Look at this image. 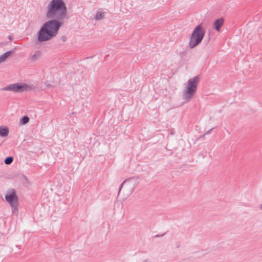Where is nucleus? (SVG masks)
Wrapping results in <instances>:
<instances>
[{
  "mask_svg": "<svg viewBox=\"0 0 262 262\" xmlns=\"http://www.w3.org/2000/svg\"><path fill=\"white\" fill-rule=\"evenodd\" d=\"M67 8L63 0H51L47 7L46 16L49 19L41 27L37 33L35 45L50 40L58 33L63 21L68 19Z\"/></svg>",
  "mask_w": 262,
  "mask_h": 262,
  "instance_id": "f257e3e1",
  "label": "nucleus"
},
{
  "mask_svg": "<svg viewBox=\"0 0 262 262\" xmlns=\"http://www.w3.org/2000/svg\"><path fill=\"white\" fill-rule=\"evenodd\" d=\"M205 34V30L201 25L196 26L193 30L190 37L188 46L193 49L202 42Z\"/></svg>",
  "mask_w": 262,
  "mask_h": 262,
  "instance_id": "f03ea898",
  "label": "nucleus"
},
{
  "mask_svg": "<svg viewBox=\"0 0 262 262\" xmlns=\"http://www.w3.org/2000/svg\"><path fill=\"white\" fill-rule=\"evenodd\" d=\"M200 81L199 76H195L188 81L186 90L183 93V98L186 99V102L189 101L193 95L196 91L197 85Z\"/></svg>",
  "mask_w": 262,
  "mask_h": 262,
  "instance_id": "7ed1b4c3",
  "label": "nucleus"
},
{
  "mask_svg": "<svg viewBox=\"0 0 262 262\" xmlns=\"http://www.w3.org/2000/svg\"><path fill=\"white\" fill-rule=\"evenodd\" d=\"M32 86L25 83H15L9 84L3 88L4 91H12L15 93L30 91Z\"/></svg>",
  "mask_w": 262,
  "mask_h": 262,
  "instance_id": "20e7f679",
  "label": "nucleus"
},
{
  "mask_svg": "<svg viewBox=\"0 0 262 262\" xmlns=\"http://www.w3.org/2000/svg\"><path fill=\"white\" fill-rule=\"evenodd\" d=\"M5 199L12 207L13 212L15 209H17L18 196L15 189H11L10 192L5 195Z\"/></svg>",
  "mask_w": 262,
  "mask_h": 262,
  "instance_id": "39448f33",
  "label": "nucleus"
},
{
  "mask_svg": "<svg viewBox=\"0 0 262 262\" xmlns=\"http://www.w3.org/2000/svg\"><path fill=\"white\" fill-rule=\"evenodd\" d=\"M224 19L223 17L216 19L213 23V28L217 31H220L223 27Z\"/></svg>",
  "mask_w": 262,
  "mask_h": 262,
  "instance_id": "423d86ee",
  "label": "nucleus"
},
{
  "mask_svg": "<svg viewBox=\"0 0 262 262\" xmlns=\"http://www.w3.org/2000/svg\"><path fill=\"white\" fill-rule=\"evenodd\" d=\"M16 48H14L11 51H8L3 55L0 56V63L3 62L6 59L8 58L10 55L13 54L15 53Z\"/></svg>",
  "mask_w": 262,
  "mask_h": 262,
  "instance_id": "0eeeda50",
  "label": "nucleus"
},
{
  "mask_svg": "<svg viewBox=\"0 0 262 262\" xmlns=\"http://www.w3.org/2000/svg\"><path fill=\"white\" fill-rule=\"evenodd\" d=\"M9 134V128L6 126H0V136L2 137H7Z\"/></svg>",
  "mask_w": 262,
  "mask_h": 262,
  "instance_id": "6e6552de",
  "label": "nucleus"
},
{
  "mask_svg": "<svg viewBox=\"0 0 262 262\" xmlns=\"http://www.w3.org/2000/svg\"><path fill=\"white\" fill-rule=\"evenodd\" d=\"M29 121V117L27 116H24L20 119L19 124V125H25L28 123Z\"/></svg>",
  "mask_w": 262,
  "mask_h": 262,
  "instance_id": "1a4fd4ad",
  "label": "nucleus"
},
{
  "mask_svg": "<svg viewBox=\"0 0 262 262\" xmlns=\"http://www.w3.org/2000/svg\"><path fill=\"white\" fill-rule=\"evenodd\" d=\"M41 53L40 51H36L32 56L31 59L32 61H36L40 57Z\"/></svg>",
  "mask_w": 262,
  "mask_h": 262,
  "instance_id": "9d476101",
  "label": "nucleus"
},
{
  "mask_svg": "<svg viewBox=\"0 0 262 262\" xmlns=\"http://www.w3.org/2000/svg\"><path fill=\"white\" fill-rule=\"evenodd\" d=\"M14 160V158L12 156H9L5 158L4 160V163L6 165L11 164Z\"/></svg>",
  "mask_w": 262,
  "mask_h": 262,
  "instance_id": "9b49d317",
  "label": "nucleus"
},
{
  "mask_svg": "<svg viewBox=\"0 0 262 262\" xmlns=\"http://www.w3.org/2000/svg\"><path fill=\"white\" fill-rule=\"evenodd\" d=\"M104 17V13L102 12H98L97 13L95 16V18L96 20H100L102 19Z\"/></svg>",
  "mask_w": 262,
  "mask_h": 262,
  "instance_id": "f8f14e48",
  "label": "nucleus"
},
{
  "mask_svg": "<svg viewBox=\"0 0 262 262\" xmlns=\"http://www.w3.org/2000/svg\"><path fill=\"white\" fill-rule=\"evenodd\" d=\"M127 181H128V179H126V180H124V181H123V182L121 184V185H120L119 188V190H118V194H119V193H120V191H121V189H122V187H123V186L124 184V183H125Z\"/></svg>",
  "mask_w": 262,
  "mask_h": 262,
  "instance_id": "ddd939ff",
  "label": "nucleus"
},
{
  "mask_svg": "<svg viewBox=\"0 0 262 262\" xmlns=\"http://www.w3.org/2000/svg\"><path fill=\"white\" fill-rule=\"evenodd\" d=\"M61 39L62 40V41L63 42H66V40H67V37H66V36L63 35V36H62L61 37Z\"/></svg>",
  "mask_w": 262,
  "mask_h": 262,
  "instance_id": "4468645a",
  "label": "nucleus"
},
{
  "mask_svg": "<svg viewBox=\"0 0 262 262\" xmlns=\"http://www.w3.org/2000/svg\"><path fill=\"white\" fill-rule=\"evenodd\" d=\"M213 129V128L209 129V130H208L204 135H203V137L205 135H207V134H210L212 130Z\"/></svg>",
  "mask_w": 262,
  "mask_h": 262,
  "instance_id": "2eb2a0df",
  "label": "nucleus"
},
{
  "mask_svg": "<svg viewBox=\"0 0 262 262\" xmlns=\"http://www.w3.org/2000/svg\"><path fill=\"white\" fill-rule=\"evenodd\" d=\"M47 86L48 88H53V87H54V86H53L52 84H50V83H48V84H47Z\"/></svg>",
  "mask_w": 262,
  "mask_h": 262,
  "instance_id": "dca6fc26",
  "label": "nucleus"
},
{
  "mask_svg": "<svg viewBox=\"0 0 262 262\" xmlns=\"http://www.w3.org/2000/svg\"><path fill=\"white\" fill-rule=\"evenodd\" d=\"M8 38L10 40L12 41L13 39V37L11 35H9V37H8Z\"/></svg>",
  "mask_w": 262,
  "mask_h": 262,
  "instance_id": "f3484780",
  "label": "nucleus"
},
{
  "mask_svg": "<svg viewBox=\"0 0 262 262\" xmlns=\"http://www.w3.org/2000/svg\"><path fill=\"white\" fill-rule=\"evenodd\" d=\"M164 234H161V235H155L154 237H161Z\"/></svg>",
  "mask_w": 262,
  "mask_h": 262,
  "instance_id": "a211bd4d",
  "label": "nucleus"
},
{
  "mask_svg": "<svg viewBox=\"0 0 262 262\" xmlns=\"http://www.w3.org/2000/svg\"><path fill=\"white\" fill-rule=\"evenodd\" d=\"M260 208L261 209H262V204H261V205H260Z\"/></svg>",
  "mask_w": 262,
  "mask_h": 262,
  "instance_id": "6ab92c4d",
  "label": "nucleus"
}]
</instances>
